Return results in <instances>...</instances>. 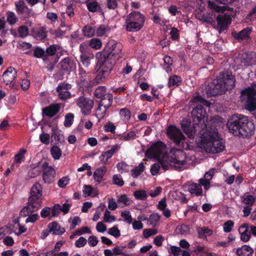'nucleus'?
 I'll return each instance as SVG.
<instances>
[{"instance_id": "3c124183", "label": "nucleus", "mask_w": 256, "mask_h": 256, "mask_svg": "<svg viewBox=\"0 0 256 256\" xmlns=\"http://www.w3.org/2000/svg\"><path fill=\"white\" fill-rule=\"evenodd\" d=\"M90 46L96 50L100 48L102 46V42L98 38H92L90 42Z\"/></svg>"}, {"instance_id": "473e14b6", "label": "nucleus", "mask_w": 256, "mask_h": 256, "mask_svg": "<svg viewBox=\"0 0 256 256\" xmlns=\"http://www.w3.org/2000/svg\"><path fill=\"white\" fill-rule=\"evenodd\" d=\"M106 170V168L104 166L96 169L94 174V180L100 183L102 182Z\"/></svg>"}, {"instance_id": "6ab92c4d", "label": "nucleus", "mask_w": 256, "mask_h": 256, "mask_svg": "<svg viewBox=\"0 0 256 256\" xmlns=\"http://www.w3.org/2000/svg\"><path fill=\"white\" fill-rule=\"evenodd\" d=\"M252 32V28L247 27L240 32H237L236 31L232 32V36L236 40L242 41L249 38L250 34Z\"/></svg>"}, {"instance_id": "8fccbe9b", "label": "nucleus", "mask_w": 256, "mask_h": 256, "mask_svg": "<svg viewBox=\"0 0 256 256\" xmlns=\"http://www.w3.org/2000/svg\"><path fill=\"white\" fill-rule=\"evenodd\" d=\"M74 118V116L72 113L66 114L64 123V126L66 127L70 126L72 124Z\"/></svg>"}, {"instance_id": "393cba45", "label": "nucleus", "mask_w": 256, "mask_h": 256, "mask_svg": "<svg viewBox=\"0 0 256 256\" xmlns=\"http://www.w3.org/2000/svg\"><path fill=\"white\" fill-rule=\"evenodd\" d=\"M40 207L37 206V208H32L31 205H29V202H28L27 205L24 206L20 212V216L23 217L28 216L30 214H32L35 211L38 210Z\"/></svg>"}, {"instance_id": "20e7f679", "label": "nucleus", "mask_w": 256, "mask_h": 256, "mask_svg": "<svg viewBox=\"0 0 256 256\" xmlns=\"http://www.w3.org/2000/svg\"><path fill=\"white\" fill-rule=\"evenodd\" d=\"M190 102H192L191 105L194 106L191 112L194 122H195L196 124H200V130L202 128H208L206 125L204 123V120L206 115V112L203 106H210V103L198 94H196Z\"/></svg>"}, {"instance_id": "f257e3e1", "label": "nucleus", "mask_w": 256, "mask_h": 256, "mask_svg": "<svg viewBox=\"0 0 256 256\" xmlns=\"http://www.w3.org/2000/svg\"><path fill=\"white\" fill-rule=\"evenodd\" d=\"M200 134L201 138L197 142L198 148L212 154L218 153L224 150V146L218 138L216 124L208 128H202Z\"/></svg>"}, {"instance_id": "1a4fd4ad", "label": "nucleus", "mask_w": 256, "mask_h": 256, "mask_svg": "<svg viewBox=\"0 0 256 256\" xmlns=\"http://www.w3.org/2000/svg\"><path fill=\"white\" fill-rule=\"evenodd\" d=\"M120 43H116L114 40H110L106 46L104 50L100 52L98 61L96 64L95 70L98 73V71L104 65V63L108 59L112 52L116 49Z\"/></svg>"}, {"instance_id": "774afa93", "label": "nucleus", "mask_w": 256, "mask_h": 256, "mask_svg": "<svg viewBox=\"0 0 256 256\" xmlns=\"http://www.w3.org/2000/svg\"><path fill=\"white\" fill-rule=\"evenodd\" d=\"M88 73L82 68L80 67L78 70V74L81 82H84L86 80Z\"/></svg>"}, {"instance_id": "0eeeda50", "label": "nucleus", "mask_w": 256, "mask_h": 256, "mask_svg": "<svg viewBox=\"0 0 256 256\" xmlns=\"http://www.w3.org/2000/svg\"><path fill=\"white\" fill-rule=\"evenodd\" d=\"M240 100L245 102L244 108L250 112L256 110V90L248 87L241 90Z\"/></svg>"}, {"instance_id": "cd10ccee", "label": "nucleus", "mask_w": 256, "mask_h": 256, "mask_svg": "<svg viewBox=\"0 0 256 256\" xmlns=\"http://www.w3.org/2000/svg\"><path fill=\"white\" fill-rule=\"evenodd\" d=\"M113 96L112 94L108 93L105 96L101 99L99 104L104 108L108 109L112 104Z\"/></svg>"}, {"instance_id": "680f3d73", "label": "nucleus", "mask_w": 256, "mask_h": 256, "mask_svg": "<svg viewBox=\"0 0 256 256\" xmlns=\"http://www.w3.org/2000/svg\"><path fill=\"white\" fill-rule=\"evenodd\" d=\"M136 136V133L134 131H131L126 134L120 136V139L124 140H129L134 139Z\"/></svg>"}, {"instance_id": "4468645a", "label": "nucleus", "mask_w": 256, "mask_h": 256, "mask_svg": "<svg viewBox=\"0 0 256 256\" xmlns=\"http://www.w3.org/2000/svg\"><path fill=\"white\" fill-rule=\"evenodd\" d=\"M76 104L81 108L82 113L87 115L91 112L94 102L93 100L90 98L80 96L76 100Z\"/></svg>"}, {"instance_id": "72a5a7b5", "label": "nucleus", "mask_w": 256, "mask_h": 256, "mask_svg": "<svg viewBox=\"0 0 256 256\" xmlns=\"http://www.w3.org/2000/svg\"><path fill=\"white\" fill-rule=\"evenodd\" d=\"M117 202L121 208H123L130 205L132 201L124 194L118 196Z\"/></svg>"}, {"instance_id": "f03ea898", "label": "nucleus", "mask_w": 256, "mask_h": 256, "mask_svg": "<svg viewBox=\"0 0 256 256\" xmlns=\"http://www.w3.org/2000/svg\"><path fill=\"white\" fill-rule=\"evenodd\" d=\"M226 127L229 132L236 136L250 138L254 133L255 125L248 117L234 114L228 120Z\"/></svg>"}, {"instance_id": "ea45409f", "label": "nucleus", "mask_w": 256, "mask_h": 256, "mask_svg": "<svg viewBox=\"0 0 256 256\" xmlns=\"http://www.w3.org/2000/svg\"><path fill=\"white\" fill-rule=\"evenodd\" d=\"M120 115L124 120H128L131 117V112L127 108H124L120 110Z\"/></svg>"}, {"instance_id": "2eb2a0df", "label": "nucleus", "mask_w": 256, "mask_h": 256, "mask_svg": "<svg viewBox=\"0 0 256 256\" xmlns=\"http://www.w3.org/2000/svg\"><path fill=\"white\" fill-rule=\"evenodd\" d=\"M43 169L42 180L45 183L50 184L53 182L56 174L55 170L51 166H48L47 162H44L42 165Z\"/></svg>"}, {"instance_id": "ddd939ff", "label": "nucleus", "mask_w": 256, "mask_h": 256, "mask_svg": "<svg viewBox=\"0 0 256 256\" xmlns=\"http://www.w3.org/2000/svg\"><path fill=\"white\" fill-rule=\"evenodd\" d=\"M181 127L183 132L190 138H193L197 131L200 132L201 128L200 124H196L194 122L192 126L190 120L188 119L183 120L181 122Z\"/></svg>"}, {"instance_id": "f3484780", "label": "nucleus", "mask_w": 256, "mask_h": 256, "mask_svg": "<svg viewBox=\"0 0 256 256\" xmlns=\"http://www.w3.org/2000/svg\"><path fill=\"white\" fill-rule=\"evenodd\" d=\"M17 76V72L12 67L10 66L4 72L2 77L3 82L6 85H10L12 88H15V84L14 81Z\"/></svg>"}, {"instance_id": "aec40b11", "label": "nucleus", "mask_w": 256, "mask_h": 256, "mask_svg": "<svg viewBox=\"0 0 256 256\" xmlns=\"http://www.w3.org/2000/svg\"><path fill=\"white\" fill-rule=\"evenodd\" d=\"M16 10L18 14L26 13L27 16L29 17L32 13V10L28 8L23 0H18L15 2Z\"/></svg>"}, {"instance_id": "dca6fc26", "label": "nucleus", "mask_w": 256, "mask_h": 256, "mask_svg": "<svg viewBox=\"0 0 256 256\" xmlns=\"http://www.w3.org/2000/svg\"><path fill=\"white\" fill-rule=\"evenodd\" d=\"M217 21V25L216 26H214L218 30L219 33L228 29V24H230L232 22L230 16L226 14H218L216 18Z\"/></svg>"}, {"instance_id": "9b49d317", "label": "nucleus", "mask_w": 256, "mask_h": 256, "mask_svg": "<svg viewBox=\"0 0 256 256\" xmlns=\"http://www.w3.org/2000/svg\"><path fill=\"white\" fill-rule=\"evenodd\" d=\"M166 158L167 162H170L171 166H174L178 168H181L186 164L185 160L186 156L183 150H176L174 152L173 156L168 155V157H166Z\"/></svg>"}, {"instance_id": "e2e57ef3", "label": "nucleus", "mask_w": 256, "mask_h": 256, "mask_svg": "<svg viewBox=\"0 0 256 256\" xmlns=\"http://www.w3.org/2000/svg\"><path fill=\"white\" fill-rule=\"evenodd\" d=\"M129 212L124 211L122 212L121 216L123 218L125 221L128 222V224H131L132 222V217L131 215L130 214Z\"/></svg>"}, {"instance_id": "f704fd0d", "label": "nucleus", "mask_w": 256, "mask_h": 256, "mask_svg": "<svg viewBox=\"0 0 256 256\" xmlns=\"http://www.w3.org/2000/svg\"><path fill=\"white\" fill-rule=\"evenodd\" d=\"M56 50V49L54 45H52L48 47L46 50V54L44 57L43 60L46 62H48L50 59V56H54Z\"/></svg>"}, {"instance_id": "58836bf2", "label": "nucleus", "mask_w": 256, "mask_h": 256, "mask_svg": "<svg viewBox=\"0 0 256 256\" xmlns=\"http://www.w3.org/2000/svg\"><path fill=\"white\" fill-rule=\"evenodd\" d=\"M182 80L180 77H178L177 76L174 75L173 76H170L168 80V86L170 87L172 86H178L181 83Z\"/></svg>"}, {"instance_id": "c756f323", "label": "nucleus", "mask_w": 256, "mask_h": 256, "mask_svg": "<svg viewBox=\"0 0 256 256\" xmlns=\"http://www.w3.org/2000/svg\"><path fill=\"white\" fill-rule=\"evenodd\" d=\"M126 30L130 32H135L140 30L144 24L139 22H132L126 20Z\"/></svg>"}, {"instance_id": "052dcab7", "label": "nucleus", "mask_w": 256, "mask_h": 256, "mask_svg": "<svg viewBox=\"0 0 256 256\" xmlns=\"http://www.w3.org/2000/svg\"><path fill=\"white\" fill-rule=\"evenodd\" d=\"M83 31L84 34L88 37L92 36L95 32L94 29L90 26H84Z\"/></svg>"}, {"instance_id": "423d86ee", "label": "nucleus", "mask_w": 256, "mask_h": 256, "mask_svg": "<svg viewBox=\"0 0 256 256\" xmlns=\"http://www.w3.org/2000/svg\"><path fill=\"white\" fill-rule=\"evenodd\" d=\"M166 145L162 142H158L153 144L146 152V154L150 158L156 159L162 165V168L166 170L169 168L170 162H167L166 157H168L166 150Z\"/></svg>"}, {"instance_id": "0e129e2a", "label": "nucleus", "mask_w": 256, "mask_h": 256, "mask_svg": "<svg viewBox=\"0 0 256 256\" xmlns=\"http://www.w3.org/2000/svg\"><path fill=\"white\" fill-rule=\"evenodd\" d=\"M109 30L108 26H106L104 25L100 26L96 30V34L98 36H103L107 30Z\"/></svg>"}, {"instance_id": "c03bdc74", "label": "nucleus", "mask_w": 256, "mask_h": 256, "mask_svg": "<svg viewBox=\"0 0 256 256\" xmlns=\"http://www.w3.org/2000/svg\"><path fill=\"white\" fill-rule=\"evenodd\" d=\"M92 58V56H88L86 54H84L80 56V60L82 64L86 67H88L90 64V60Z\"/></svg>"}, {"instance_id": "338daca9", "label": "nucleus", "mask_w": 256, "mask_h": 256, "mask_svg": "<svg viewBox=\"0 0 256 256\" xmlns=\"http://www.w3.org/2000/svg\"><path fill=\"white\" fill-rule=\"evenodd\" d=\"M44 50L41 48H35L34 52V55L35 57L37 58L44 57L46 54H44Z\"/></svg>"}, {"instance_id": "69168bd1", "label": "nucleus", "mask_w": 256, "mask_h": 256, "mask_svg": "<svg viewBox=\"0 0 256 256\" xmlns=\"http://www.w3.org/2000/svg\"><path fill=\"white\" fill-rule=\"evenodd\" d=\"M17 18L15 14L13 12H9L8 13L7 21L10 24H13L16 22Z\"/></svg>"}, {"instance_id": "c9c22d12", "label": "nucleus", "mask_w": 256, "mask_h": 256, "mask_svg": "<svg viewBox=\"0 0 256 256\" xmlns=\"http://www.w3.org/2000/svg\"><path fill=\"white\" fill-rule=\"evenodd\" d=\"M108 93L106 92V88L105 86H98L94 90V94L95 96L100 99H102L105 96V95Z\"/></svg>"}, {"instance_id": "603ef678", "label": "nucleus", "mask_w": 256, "mask_h": 256, "mask_svg": "<svg viewBox=\"0 0 256 256\" xmlns=\"http://www.w3.org/2000/svg\"><path fill=\"white\" fill-rule=\"evenodd\" d=\"M158 233V230L156 229H145L143 231L144 237L146 238H149L152 236Z\"/></svg>"}, {"instance_id": "864d4df0", "label": "nucleus", "mask_w": 256, "mask_h": 256, "mask_svg": "<svg viewBox=\"0 0 256 256\" xmlns=\"http://www.w3.org/2000/svg\"><path fill=\"white\" fill-rule=\"evenodd\" d=\"M116 220V218L114 216L110 215V212L106 210L104 216V221L106 222H112Z\"/></svg>"}, {"instance_id": "39448f33", "label": "nucleus", "mask_w": 256, "mask_h": 256, "mask_svg": "<svg viewBox=\"0 0 256 256\" xmlns=\"http://www.w3.org/2000/svg\"><path fill=\"white\" fill-rule=\"evenodd\" d=\"M122 47L120 44H118L116 48L112 52L108 59L104 63V65L98 71L96 78L94 80V83L98 84L106 80L116 62V58L118 59L120 58H122V56L116 57V56L120 54Z\"/></svg>"}, {"instance_id": "bf43d9fd", "label": "nucleus", "mask_w": 256, "mask_h": 256, "mask_svg": "<svg viewBox=\"0 0 256 256\" xmlns=\"http://www.w3.org/2000/svg\"><path fill=\"white\" fill-rule=\"evenodd\" d=\"M88 9L91 12H95L98 8H100L98 3L96 2H89L87 4Z\"/></svg>"}, {"instance_id": "79ce46f5", "label": "nucleus", "mask_w": 256, "mask_h": 256, "mask_svg": "<svg viewBox=\"0 0 256 256\" xmlns=\"http://www.w3.org/2000/svg\"><path fill=\"white\" fill-rule=\"evenodd\" d=\"M134 195L136 199L142 200H146L148 197L144 190H136L134 192Z\"/></svg>"}, {"instance_id": "5701e85b", "label": "nucleus", "mask_w": 256, "mask_h": 256, "mask_svg": "<svg viewBox=\"0 0 256 256\" xmlns=\"http://www.w3.org/2000/svg\"><path fill=\"white\" fill-rule=\"evenodd\" d=\"M126 20L132 22H139L140 23L144 24V16L138 12H134L129 14Z\"/></svg>"}, {"instance_id": "9d476101", "label": "nucleus", "mask_w": 256, "mask_h": 256, "mask_svg": "<svg viewBox=\"0 0 256 256\" xmlns=\"http://www.w3.org/2000/svg\"><path fill=\"white\" fill-rule=\"evenodd\" d=\"M76 62L72 57L68 56L62 59L58 64L60 67V70L54 74V77L58 80H62L64 76L62 72H70L76 67Z\"/></svg>"}, {"instance_id": "13d9d810", "label": "nucleus", "mask_w": 256, "mask_h": 256, "mask_svg": "<svg viewBox=\"0 0 256 256\" xmlns=\"http://www.w3.org/2000/svg\"><path fill=\"white\" fill-rule=\"evenodd\" d=\"M116 127L111 122H108L104 126V130L106 132H110L112 134H114Z\"/></svg>"}, {"instance_id": "b1692460", "label": "nucleus", "mask_w": 256, "mask_h": 256, "mask_svg": "<svg viewBox=\"0 0 256 256\" xmlns=\"http://www.w3.org/2000/svg\"><path fill=\"white\" fill-rule=\"evenodd\" d=\"M253 252L252 248L247 245H244L236 249V254L238 256H252Z\"/></svg>"}, {"instance_id": "bb28decb", "label": "nucleus", "mask_w": 256, "mask_h": 256, "mask_svg": "<svg viewBox=\"0 0 256 256\" xmlns=\"http://www.w3.org/2000/svg\"><path fill=\"white\" fill-rule=\"evenodd\" d=\"M48 227L50 231L55 234L60 235L65 232V229L64 228H60L59 224L56 222L49 224Z\"/></svg>"}, {"instance_id": "de8ad7c7", "label": "nucleus", "mask_w": 256, "mask_h": 256, "mask_svg": "<svg viewBox=\"0 0 256 256\" xmlns=\"http://www.w3.org/2000/svg\"><path fill=\"white\" fill-rule=\"evenodd\" d=\"M208 8L212 10L213 11L216 12H221L224 11V9L221 6H220L216 4L214 2H211L210 0H208Z\"/></svg>"}, {"instance_id": "6e6552de", "label": "nucleus", "mask_w": 256, "mask_h": 256, "mask_svg": "<svg viewBox=\"0 0 256 256\" xmlns=\"http://www.w3.org/2000/svg\"><path fill=\"white\" fill-rule=\"evenodd\" d=\"M42 187L38 182H36L31 188L30 196L28 198L29 205L32 208H37L38 206L40 208L42 202Z\"/></svg>"}, {"instance_id": "a878e982", "label": "nucleus", "mask_w": 256, "mask_h": 256, "mask_svg": "<svg viewBox=\"0 0 256 256\" xmlns=\"http://www.w3.org/2000/svg\"><path fill=\"white\" fill-rule=\"evenodd\" d=\"M52 138L55 140L56 144H62L64 142V136L61 134L60 130L58 128H52Z\"/></svg>"}, {"instance_id": "4be33fe9", "label": "nucleus", "mask_w": 256, "mask_h": 256, "mask_svg": "<svg viewBox=\"0 0 256 256\" xmlns=\"http://www.w3.org/2000/svg\"><path fill=\"white\" fill-rule=\"evenodd\" d=\"M60 109V107L58 104H50L42 109V114L52 118L59 112Z\"/></svg>"}, {"instance_id": "4c0bfd02", "label": "nucleus", "mask_w": 256, "mask_h": 256, "mask_svg": "<svg viewBox=\"0 0 256 256\" xmlns=\"http://www.w3.org/2000/svg\"><path fill=\"white\" fill-rule=\"evenodd\" d=\"M50 152L54 160L60 159L62 156V150L58 146H52L50 149Z\"/></svg>"}, {"instance_id": "37998d69", "label": "nucleus", "mask_w": 256, "mask_h": 256, "mask_svg": "<svg viewBox=\"0 0 256 256\" xmlns=\"http://www.w3.org/2000/svg\"><path fill=\"white\" fill-rule=\"evenodd\" d=\"M107 110L108 109L106 108H104L98 104V108L96 110V116L97 117L100 118L98 121H100V119L102 118L104 116Z\"/></svg>"}, {"instance_id": "4d7b16f0", "label": "nucleus", "mask_w": 256, "mask_h": 256, "mask_svg": "<svg viewBox=\"0 0 256 256\" xmlns=\"http://www.w3.org/2000/svg\"><path fill=\"white\" fill-rule=\"evenodd\" d=\"M108 233L115 238H118L120 235V231L118 229L117 226H114L112 228H109Z\"/></svg>"}, {"instance_id": "c85d7f7f", "label": "nucleus", "mask_w": 256, "mask_h": 256, "mask_svg": "<svg viewBox=\"0 0 256 256\" xmlns=\"http://www.w3.org/2000/svg\"><path fill=\"white\" fill-rule=\"evenodd\" d=\"M40 164V163L38 162L36 166L34 164L30 166V168L28 171V174L30 178H35L41 173L42 170L39 166Z\"/></svg>"}, {"instance_id": "f8f14e48", "label": "nucleus", "mask_w": 256, "mask_h": 256, "mask_svg": "<svg viewBox=\"0 0 256 256\" xmlns=\"http://www.w3.org/2000/svg\"><path fill=\"white\" fill-rule=\"evenodd\" d=\"M168 136L178 146L183 147V140H185V136L182 132L176 126H170L166 132Z\"/></svg>"}, {"instance_id": "5fc2aeb1", "label": "nucleus", "mask_w": 256, "mask_h": 256, "mask_svg": "<svg viewBox=\"0 0 256 256\" xmlns=\"http://www.w3.org/2000/svg\"><path fill=\"white\" fill-rule=\"evenodd\" d=\"M18 32L20 37L24 38L28 35V28L27 26H22L19 27Z\"/></svg>"}, {"instance_id": "2f4dec72", "label": "nucleus", "mask_w": 256, "mask_h": 256, "mask_svg": "<svg viewBox=\"0 0 256 256\" xmlns=\"http://www.w3.org/2000/svg\"><path fill=\"white\" fill-rule=\"evenodd\" d=\"M212 14L210 13L203 14L199 13L196 14V18L200 21L210 24L212 26H215V22L212 18Z\"/></svg>"}, {"instance_id": "a211bd4d", "label": "nucleus", "mask_w": 256, "mask_h": 256, "mask_svg": "<svg viewBox=\"0 0 256 256\" xmlns=\"http://www.w3.org/2000/svg\"><path fill=\"white\" fill-rule=\"evenodd\" d=\"M71 87L70 84H62L58 86L56 91L58 92V98L62 100H65L70 96V94L68 89Z\"/></svg>"}, {"instance_id": "e433bc0d", "label": "nucleus", "mask_w": 256, "mask_h": 256, "mask_svg": "<svg viewBox=\"0 0 256 256\" xmlns=\"http://www.w3.org/2000/svg\"><path fill=\"white\" fill-rule=\"evenodd\" d=\"M144 170V164L143 162H141L138 166H136L132 170V175L134 178H136L141 174Z\"/></svg>"}, {"instance_id": "09e8293b", "label": "nucleus", "mask_w": 256, "mask_h": 256, "mask_svg": "<svg viewBox=\"0 0 256 256\" xmlns=\"http://www.w3.org/2000/svg\"><path fill=\"white\" fill-rule=\"evenodd\" d=\"M119 146L118 145H114L112 146V148L106 152H103L104 156L106 157L107 160L110 158L113 154L117 150Z\"/></svg>"}, {"instance_id": "412c9836", "label": "nucleus", "mask_w": 256, "mask_h": 256, "mask_svg": "<svg viewBox=\"0 0 256 256\" xmlns=\"http://www.w3.org/2000/svg\"><path fill=\"white\" fill-rule=\"evenodd\" d=\"M240 234V240L244 242H247L250 238V233L248 230V224L244 223L241 225L238 228Z\"/></svg>"}, {"instance_id": "7c9ffc66", "label": "nucleus", "mask_w": 256, "mask_h": 256, "mask_svg": "<svg viewBox=\"0 0 256 256\" xmlns=\"http://www.w3.org/2000/svg\"><path fill=\"white\" fill-rule=\"evenodd\" d=\"M188 191L192 194H194L196 196H201L202 194V188L200 184H190L188 188Z\"/></svg>"}, {"instance_id": "7ed1b4c3", "label": "nucleus", "mask_w": 256, "mask_h": 256, "mask_svg": "<svg viewBox=\"0 0 256 256\" xmlns=\"http://www.w3.org/2000/svg\"><path fill=\"white\" fill-rule=\"evenodd\" d=\"M235 78L230 70L220 72L218 76L206 88V94L210 97L222 94L235 86Z\"/></svg>"}, {"instance_id": "a19ab883", "label": "nucleus", "mask_w": 256, "mask_h": 256, "mask_svg": "<svg viewBox=\"0 0 256 256\" xmlns=\"http://www.w3.org/2000/svg\"><path fill=\"white\" fill-rule=\"evenodd\" d=\"M212 234V230L208 228L203 227L198 230V236L200 238H204V236H206L205 234L210 236Z\"/></svg>"}, {"instance_id": "6e6d98bb", "label": "nucleus", "mask_w": 256, "mask_h": 256, "mask_svg": "<svg viewBox=\"0 0 256 256\" xmlns=\"http://www.w3.org/2000/svg\"><path fill=\"white\" fill-rule=\"evenodd\" d=\"M234 222L231 220H228L224 223V230L225 232H229L232 230V228L234 226Z\"/></svg>"}, {"instance_id": "49530a36", "label": "nucleus", "mask_w": 256, "mask_h": 256, "mask_svg": "<svg viewBox=\"0 0 256 256\" xmlns=\"http://www.w3.org/2000/svg\"><path fill=\"white\" fill-rule=\"evenodd\" d=\"M148 221L150 224L155 226L160 220V216L158 214H152L148 218Z\"/></svg>"}, {"instance_id": "a18cd8bd", "label": "nucleus", "mask_w": 256, "mask_h": 256, "mask_svg": "<svg viewBox=\"0 0 256 256\" xmlns=\"http://www.w3.org/2000/svg\"><path fill=\"white\" fill-rule=\"evenodd\" d=\"M26 150L24 149H20V152L15 155L14 162L16 163H21L23 159H24V154L26 153Z\"/></svg>"}]
</instances>
